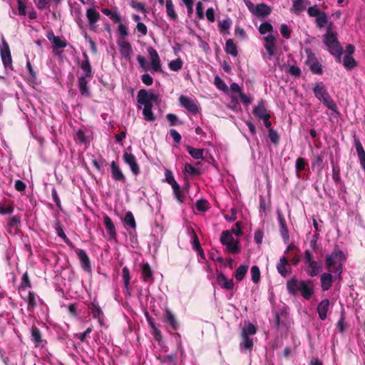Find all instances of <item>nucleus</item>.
Returning <instances> with one entry per match:
<instances>
[{
    "label": "nucleus",
    "mask_w": 365,
    "mask_h": 365,
    "mask_svg": "<svg viewBox=\"0 0 365 365\" xmlns=\"http://www.w3.org/2000/svg\"><path fill=\"white\" fill-rule=\"evenodd\" d=\"M161 98L159 94L145 89H140L137 96V107L143 110V116L145 120L153 122L157 118L153 111V104L159 105Z\"/></svg>",
    "instance_id": "obj_1"
},
{
    "label": "nucleus",
    "mask_w": 365,
    "mask_h": 365,
    "mask_svg": "<svg viewBox=\"0 0 365 365\" xmlns=\"http://www.w3.org/2000/svg\"><path fill=\"white\" fill-rule=\"evenodd\" d=\"M287 289L289 294H297L300 293L305 299H310L314 294V283L311 279L298 280L297 278H292L287 282Z\"/></svg>",
    "instance_id": "obj_2"
},
{
    "label": "nucleus",
    "mask_w": 365,
    "mask_h": 365,
    "mask_svg": "<svg viewBox=\"0 0 365 365\" xmlns=\"http://www.w3.org/2000/svg\"><path fill=\"white\" fill-rule=\"evenodd\" d=\"M346 259V255L337 246L331 254L325 257V266L329 272H333L335 275L340 276L342 272L343 262Z\"/></svg>",
    "instance_id": "obj_3"
},
{
    "label": "nucleus",
    "mask_w": 365,
    "mask_h": 365,
    "mask_svg": "<svg viewBox=\"0 0 365 365\" xmlns=\"http://www.w3.org/2000/svg\"><path fill=\"white\" fill-rule=\"evenodd\" d=\"M323 42L327 47L329 52L334 56L338 61H341L342 47L336 36V34L332 31V23H329L327 28L326 34L323 36Z\"/></svg>",
    "instance_id": "obj_4"
},
{
    "label": "nucleus",
    "mask_w": 365,
    "mask_h": 365,
    "mask_svg": "<svg viewBox=\"0 0 365 365\" xmlns=\"http://www.w3.org/2000/svg\"><path fill=\"white\" fill-rule=\"evenodd\" d=\"M148 53L150 59L149 68H147L146 66V58L144 56L138 55L136 58L140 68L144 71L149 70L152 73L162 72V63L157 51L154 48L150 46L148 48Z\"/></svg>",
    "instance_id": "obj_5"
},
{
    "label": "nucleus",
    "mask_w": 365,
    "mask_h": 365,
    "mask_svg": "<svg viewBox=\"0 0 365 365\" xmlns=\"http://www.w3.org/2000/svg\"><path fill=\"white\" fill-rule=\"evenodd\" d=\"M313 93L315 97L320 101L328 109L337 113V106L322 82H317L314 88Z\"/></svg>",
    "instance_id": "obj_6"
},
{
    "label": "nucleus",
    "mask_w": 365,
    "mask_h": 365,
    "mask_svg": "<svg viewBox=\"0 0 365 365\" xmlns=\"http://www.w3.org/2000/svg\"><path fill=\"white\" fill-rule=\"evenodd\" d=\"M220 241L223 245L226 246L227 250L230 253H238L240 251L239 242L236 240L232 232L229 230H225L222 232Z\"/></svg>",
    "instance_id": "obj_7"
},
{
    "label": "nucleus",
    "mask_w": 365,
    "mask_h": 365,
    "mask_svg": "<svg viewBox=\"0 0 365 365\" xmlns=\"http://www.w3.org/2000/svg\"><path fill=\"white\" fill-rule=\"evenodd\" d=\"M304 261L306 264L307 274L310 277L317 276L320 271V266L317 261L314 260L313 255L309 250L304 252Z\"/></svg>",
    "instance_id": "obj_8"
},
{
    "label": "nucleus",
    "mask_w": 365,
    "mask_h": 365,
    "mask_svg": "<svg viewBox=\"0 0 365 365\" xmlns=\"http://www.w3.org/2000/svg\"><path fill=\"white\" fill-rule=\"evenodd\" d=\"M180 106L186 109L189 113L196 115L200 112V106L198 103L186 96L181 95L179 97Z\"/></svg>",
    "instance_id": "obj_9"
},
{
    "label": "nucleus",
    "mask_w": 365,
    "mask_h": 365,
    "mask_svg": "<svg viewBox=\"0 0 365 365\" xmlns=\"http://www.w3.org/2000/svg\"><path fill=\"white\" fill-rule=\"evenodd\" d=\"M277 39L272 34H269L263 38V46L266 50L267 55H264L265 60H270L276 53Z\"/></svg>",
    "instance_id": "obj_10"
},
{
    "label": "nucleus",
    "mask_w": 365,
    "mask_h": 365,
    "mask_svg": "<svg viewBox=\"0 0 365 365\" xmlns=\"http://www.w3.org/2000/svg\"><path fill=\"white\" fill-rule=\"evenodd\" d=\"M1 58L5 68L11 67L12 59L10 52V48L8 43L3 38L2 46L0 48Z\"/></svg>",
    "instance_id": "obj_11"
},
{
    "label": "nucleus",
    "mask_w": 365,
    "mask_h": 365,
    "mask_svg": "<svg viewBox=\"0 0 365 365\" xmlns=\"http://www.w3.org/2000/svg\"><path fill=\"white\" fill-rule=\"evenodd\" d=\"M86 17L88 19L89 28L91 31H96L98 28L97 22L100 19V14L92 8L86 10Z\"/></svg>",
    "instance_id": "obj_12"
},
{
    "label": "nucleus",
    "mask_w": 365,
    "mask_h": 365,
    "mask_svg": "<svg viewBox=\"0 0 365 365\" xmlns=\"http://www.w3.org/2000/svg\"><path fill=\"white\" fill-rule=\"evenodd\" d=\"M123 158L124 162L129 165L131 172L135 175H138L140 173V168L136 162L135 157L132 153L125 152L124 153Z\"/></svg>",
    "instance_id": "obj_13"
},
{
    "label": "nucleus",
    "mask_w": 365,
    "mask_h": 365,
    "mask_svg": "<svg viewBox=\"0 0 365 365\" xmlns=\"http://www.w3.org/2000/svg\"><path fill=\"white\" fill-rule=\"evenodd\" d=\"M277 272L283 277H286L291 273L290 264L285 256H282L277 264Z\"/></svg>",
    "instance_id": "obj_14"
},
{
    "label": "nucleus",
    "mask_w": 365,
    "mask_h": 365,
    "mask_svg": "<svg viewBox=\"0 0 365 365\" xmlns=\"http://www.w3.org/2000/svg\"><path fill=\"white\" fill-rule=\"evenodd\" d=\"M21 296L27 302L28 311L29 312H32L36 307L38 302L40 301L39 297L35 293L30 291Z\"/></svg>",
    "instance_id": "obj_15"
},
{
    "label": "nucleus",
    "mask_w": 365,
    "mask_h": 365,
    "mask_svg": "<svg viewBox=\"0 0 365 365\" xmlns=\"http://www.w3.org/2000/svg\"><path fill=\"white\" fill-rule=\"evenodd\" d=\"M76 252L78 255V257L81 262V267L86 272H91V267L89 257L86 253V252L81 249H77Z\"/></svg>",
    "instance_id": "obj_16"
},
{
    "label": "nucleus",
    "mask_w": 365,
    "mask_h": 365,
    "mask_svg": "<svg viewBox=\"0 0 365 365\" xmlns=\"http://www.w3.org/2000/svg\"><path fill=\"white\" fill-rule=\"evenodd\" d=\"M118 45L122 57L125 60H130L133 51L130 43L126 41H118Z\"/></svg>",
    "instance_id": "obj_17"
},
{
    "label": "nucleus",
    "mask_w": 365,
    "mask_h": 365,
    "mask_svg": "<svg viewBox=\"0 0 365 365\" xmlns=\"http://www.w3.org/2000/svg\"><path fill=\"white\" fill-rule=\"evenodd\" d=\"M253 114L260 120L266 117H270L265 102L262 100L258 102V104L253 108Z\"/></svg>",
    "instance_id": "obj_18"
},
{
    "label": "nucleus",
    "mask_w": 365,
    "mask_h": 365,
    "mask_svg": "<svg viewBox=\"0 0 365 365\" xmlns=\"http://www.w3.org/2000/svg\"><path fill=\"white\" fill-rule=\"evenodd\" d=\"M216 280L222 289L232 290L234 288V282L232 279H227L222 272L217 274Z\"/></svg>",
    "instance_id": "obj_19"
},
{
    "label": "nucleus",
    "mask_w": 365,
    "mask_h": 365,
    "mask_svg": "<svg viewBox=\"0 0 365 365\" xmlns=\"http://www.w3.org/2000/svg\"><path fill=\"white\" fill-rule=\"evenodd\" d=\"M103 222L106 226V229L107 230V232H108V235L109 237V240H113L116 241L117 233H116L115 227V225H114L113 221L110 218V217L108 215H105L103 217Z\"/></svg>",
    "instance_id": "obj_20"
},
{
    "label": "nucleus",
    "mask_w": 365,
    "mask_h": 365,
    "mask_svg": "<svg viewBox=\"0 0 365 365\" xmlns=\"http://www.w3.org/2000/svg\"><path fill=\"white\" fill-rule=\"evenodd\" d=\"M48 39L52 43L53 49L64 48L66 47V41L62 40L59 36H56L51 31L47 34Z\"/></svg>",
    "instance_id": "obj_21"
},
{
    "label": "nucleus",
    "mask_w": 365,
    "mask_h": 365,
    "mask_svg": "<svg viewBox=\"0 0 365 365\" xmlns=\"http://www.w3.org/2000/svg\"><path fill=\"white\" fill-rule=\"evenodd\" d=\"M329 305L330 302L327 299H323L319 303L317 311L321 320L324 321L326 319Z\"/></svg>",
    "instance_id": "obj_22"
},
{
    "label": "nucleus",
    "mask_w": 365,
    "mask_h": 365,
    "mask_svg": "<svg viewBox=\"0 0 365 365\" xmlns=\"http://www.w3.org/2000/svg\"><path fill=\"white\" fill-rule=\"evenodd\" d=\"M354 146L358 154L360 165L365 172V150L359 139L356 137H354Z\"/></svg>",
    "instance_id": "obj_23"
},
{
    "label": "nucleus",
    "mask_w": 365,
    "mask_h": 365,
    "mask_svg": "<svg viewBox=\"0 0 365 365\" xmlns=\"http://www.w3.org/2000/svg\"><path fill=\"white\" fill-rule=\"evenodd\" d=\"M89 310L93 318L98 319L101 325L103 324V312L100 306L95 302H92L89 307Z\"/></svg>",
    "instance_id": "obj_24"
},
{
    "label": "nucleus",
    "mask_w": 365,
    "mask_h": 365,
    "mask_svg": "<svg viewBox=\"0 0 365 365\" xmlns=\"http://www.w3.org/2000/svg\"><path fill=\"white\" fill-rule=\"evenodd\" d=\"M84 61L81 63V68L83 71L82 76L88 77V79H91L93 77L92 68L88 59V56L86 53L83 54Z\"/></svg>",
    "instance_id": "obj_25"
},
{
    "label": "nucleus",
    "mask_w": 365,
    "mask_h": 365,
    "mask_svg": "<svg viewBox=\"0 0 365 365\" xmlns=\"http://www.w3.org/2000/svg\"><path fill=\"white\" fill-rule=\"evenodd\" d=\"M321 286L323 291L329 290L333 282V276L331 273L325 272L320 277Z\"/></svg>",
    "instance_id": "obj_26"
},
{
    "label": "nucleus",
    "mask_w": 365,
    "mask_h": 365,
    "mask_svg": "<svg viewBox=\"0 0 365 365\" xmlns=\"http://www.w3.org/2000/svg\"><path fill=\"white\" fill-rule=\"evenodd\" d=\"M142 278L145 282H152L153 281V274L148 263H143L141 266Z\"/></svg>",
    "instance_id": "obj_27"
},
{
    "label": "nucleus",
    "mask_w": 365,
    "mask_h": 365,
    "mask_svg": "<svg viewBox=\"0 0 365 365\" xmlns=\"http://www.w3.org/2000/svg\"><path fill=\"white\" fill-rule=\"evenodd\" d=\"M111 174L113 178L116 181H124L125 176L122 173L121 170L115 161H112L110 163Z\"/></svg>",
    "instance_id": "obj_28"
},
{
    "label": "nucleus",
    "mask_w": 365,
    "mask_h": 365,
    "mask_svg": "<svg viewBox=\"0 0 365 365\" xmlns=\"http://www.w3.org/2000/svg\"><path fill=\"white\" fill-rule=\"evenodd\" d=\"M90 80L91 79H88V77L82 76L78 78V85L82 96H90V92L87 86Z\"/></svg>",
    "instance_id": "obj_29"
},
{
    "label": "nucleus",
    "mask_w": 365,
    "mask_h": 365,
    "mask_svg": "<svg viewBox=\"0 0 365 365\" xmlns=\"http://www.w3.org/2000/svg\"><path fill=\"white\" fill-rule=\"evenodd\" d=\"M251 11L256 16H265L271 13V9L265 4H259Z\"/></svg>",
    "instance_id": "obj_30"
},
{
    "label": "nucleus",
    "mask_w": 365,
    "mask_h": 365,
    "mask_svg": "<svg viewBox=\"0 0 365 365\" xmlns=\"http://www.w3.org/2000/svg\"><path fill=\"white\" fill-rule=\"evenodd\" d=\"M163 321L168 324H169L171 327L176 330L178 328V322L175 317V316L173 314V313L169 310L167 309L163 315Z\"/></svg>",
    "instance_id": "obj_31"
},
{
    "label": "nucleus",
    "mask_w": 365,
    "mask_h": 365,
    "mask_svg": "<svg viewBox=\"0 0 365 365\" xmlns=\"http://www.w3.org/2000/svg\"><path fill=\"white\" fill-rule=\"evenodd\" d=\"M165 9L168 17L172 21H176L178 16L175 11L173 0H165Z\"/></svg>",
    "instance_id": "obj_32"
},
{
    "label": "nucleus",
    "mask_w": 365,
    "mask_h": 365,
    "mask_svg": "<svg viewBox=\"0 0 365 365\" xmlns=\"http://www.w3.org/2000/svg\"><path fill=\"white\" fill-rule=\"evenodd\" d=\"M257 332V327L252 323L245 322V327L242 329V336H252Z\"/></svg>",
    "instance_id": "obj_33"
},
{
    "label": "nucleus",
    "mask_w": 365,
    "mask_h": 365,
    "mask_svg": "<svg viewBox=\"0 0 365 365\" xmlns=\"http://www.w3.org/2000/svg\"><path fill=\"white\" fill-rule=\"evenodd\" d=\"M308 2L306 0H294L292 11L299 14L306 9Z\"/></svg>",
    "instance_id": "obj_34"
},
{
    "label": "nucleus",
    "mask_w": 365,
    "mask_h": 365,
    "mask_svg": "<svg viewBox=\"0 0 365 365\" xmlns=\"http://www.w3.org/2000/svg\"><path fill=\"white\" fill-rule=\"evenodd\" d=\"M31 340L36 346H39L42 344L41 334L39 329L36 327H32L31 329Z\"/></svg>",
    "instance_id": "obj_35"
},
{
    "label": "nucleus",
    "mask_w": 365,
    "mask_h": 365,
    "mask_svg": "<svg viewBox=\"0 0 365 365\" xmlns=\"http://www.w3.org/2000/svg\"><path fill=\"white\" fill-rule=\"evenodd\" d=\"M187 151L195 160L203 159L205 152L204 149L195 148L192 146L187 145Z\"/></svg>",
    "instance_id": "obj_36"
},
{
    "label": "nucleus",
    "mask_w": 365,
    "mask_h": 365,
    "mask_svg": "<svg viewBox=\"0 0 365 365\" xmlns=\"http://www.w3.org/2000/svg\"><path fill=\"white\" fill-rule=\"evenodd\" d=\"M225 51L227 54H230L234 57L238 54L237 46L231 38L226 41Z\"/></svg>",
    "instance_id": "obj_37"
},
{
    "label": "nucleus",
    "mask_w": 365,
    "mask_h": 365,
    "mask_svg": "<svg viewBox=\"0 0 365 365\" xmlns=\"http://www.w3.org/2000/svg\"><path fill=\"white\" fill-rule=\"evenodd\" d=\"M54 227L57 235L59 237H61L65 242V243H66L67 245H70L71 241L65 234L63 227L59 221H57L55 223Z\"/></svg>",
    "instance_id": "obj_38"
},
{
    "label": "nucleus",
    "mask_w": 365,
    "mask_h": 365,
    "mask_svg": "<svg viewBox=\"0 0 365 365\" xmlns=\"http://www.w3.org/2000/svg\"><path fill=\"white\" fill-rule=\"evenodd\" d=\"M122 277L124 284L125 292L130 294L129 284L130 280V271L127 267H124L122 270Z\"/></svg>",
    "instance_id": "obj_39"
},
{
    "label": "nucleus",
    "mask_w": 365,
    "mask_h": 365,
    "mask_svg": "<svg viewBox=\"0 0 365 365\" xmlns=\"http://www.w3.org/2000/svg\"><path fill=\"white\" fill-rule=\"evenodd\" d=\"M30 281H29V276H28V274L26 272L23 274L22 277H21V285L19 288V291L21 294V295L24 294H26V292H27V288L30 287Z\"/></svg>",
    "instance_id": "obj_40"
},
{
    "label": "nucleus",
    "mask_w": 365,
    "mask_h": 365,
    "mask_svg": "<svg viewBox=\"0 0 365 365\" xmlns=\"http://www.w3.org/2000/svg\"><path fill=\"white\" fill-rule=\"evenodd\" d=\"M309 63V67L311 71L317 74H321L322 73V68L320 63L315 59H312L310 56L308 57Z\"/></svg>",
    "instance_id": "obj_41"
},
{
    "label": "nucleus",
    "mask_w": 365,
    "mask_h": 365,
    "mask_svg": "<svg viewBox=\"0 0 365 365\" xmlns=\"http://www.w3.org/2000/svg\"><path fill=\"white\" fill-rule=\"evenodd\" d=\"M249 266L248 265H240L235 271L234 276L235 279L240 282L243 279L245 274L247 272Z\"/></svg>",
    "instance_id": "obj_42"
},
{
    "label": "nucleus",
    "mask_w": 365,
    "mask_h": 365,
    "mask_svg": "<svg viewBox=\"0 0 365 365\" xmlns=\"http://www.w3.org/2000/svg\"><path fill=\"white\" fill-rule=\"evenodd\" d=\"M315 22L318 28L322 29L328 23L327 14L324 11L322 12L321 14L316 18Z\"/></svg>",
    "instance_id": "obj_43"
},
{
    "label": "nucleus",
    "mask_w": 365,
    "mask_h": 365,
    "mask_svg": "<svg viewBox=\"0 0 365 365\" xmlns=\"http://www.w3.org/2000/svg\"><path fill=\"white\" fill-rule=\"evenodd\" d=\"M253 346V341L250 336H242L240 348L246 350H251Z\"/></svg>",
    "instance_id": "obj_44"
},
{
    "label": "nucleus",
    "mask_w": 365,
    "mask_h": 365,
    "mask_svg": "<svg viewBox=\"0 0 365 365\" xmlns=\"http://www.w3.org/2000/svg\"><path fill=\"white\" fill-rule=\"evenodd\" d=\"M183 62L181 58H178L175 60H173L168 63V67L170 70L173 71H178L182 68Z\"/></svg>",
    "instance_id": "obj_45"
},
{
    "label": "nucleus",
    "mask_w": 365,
    "mask_h": 365,
    "mask_svg": "<svg viewBox=\"0 0 365 365\" xmlns=\"http://www.w3.org/2000/svg\"><path fill=\"white\" fill-rule=\"evenodd\" d=\"M124 222L126 225L130 227L133 229H135L136 223L133 213L130 211H128L124 217Z\"/></svg>",
    "instance_id": "obj_46"
},
{
    "label": "nucleus",
    "mask_w": 365,
    "mask_h": 365,
    "mask_svg": "<svg viewBox=\"0 0 365 365\" xmlns=\"http://www.w3.org/2000/svg\"><path fill=\"white\" fill-rule=\"evenodd\" d=\"M343 65L348 69H352L356 66V61L351 55H345L343 60Z\"/></svg>",
    "instance_id": "obj_47"
},
{
    "label": "nucleus",
    "mask_w": 365,
    "mask_h": 365,
    "mask_svg": "<svg viewBox=\"0 0 365 365\" xmlns=\"http://www.w3.org/2000/svg\"><path fill=\"white\" fill-rule=\"evenodd\" d=\"M250 272H251L252 281L255 284L258 283L259 282V280H260V272H259V267L257 266H256V265L252 266L251 267Z\"/></svg>",
    "instance_id": "obj_48"
},
{
    "label": "nucleus",
    "mask_w": 365,
    "mask_h": 365,
    "mask_svg": "<svg viewBox=\"0 0 365 365\" xmlns=\"http://www.w3.org/2000/svg\"><path fill=\"white\" fill-rule=\"evenodd\" d=\"M165 180L171 185L173 190L178 189V183L174 179L171 171L166 170L165 172Z\"/></svg>",
    "instance_id": "obj_49"
},
{
    "label": "nucleus",
    "mask_w": 365,
    "mask_h": 365,
    "mask_svg": "<svg viewBox=\"0 0 365 365\" xmlns=\"http://www.w3.org/2000/svg\"><path fill=\"white\" fill-rule=\"evenodd\" d=\"M279 222H280V232L282 237L284 240H288L289 239V232L287 228L284 219L281 217H279Z\"/></svg>",
    "instance_id": "obj_50"
},
{
    "label": "nucleus",
    "mask_w": 365,
    "mask_h": 365,
    "mask_svg": "<svg viewBox=\"0 0 365 365\" xmlns=\"http://www.w3.org/2000/svg\"><path fill=\"white\" fill-rule=\"evenodd\" d=\"M214 83L215 86L222 91H227V86L226 83L224 82V81L220 78L218 76H215L214 78Z\"/></svg>",
    "instance_id": "obj_51"
},
{
    "label": "nucleus",
    "mask_w": 365,
    "mask_h": 365,
    "mask_svg": "<svg viewBox=\"0 0 365 365\" xmlns=\"http://www.w3.org/2000/svg\"><path fill=\"white\" fill-rule=\"evenodd\" d=\"M259 32L261 34H265L269 32H272L273 30V27L271 24L268 22H264L261 24V25L259 27Z\"/></svg>",
    "instance_id": "obj_52"
},
{
    "label": "nucleus",
    "mask_w": 365,
    "mask_h": 365,
    "mask_svg": "<svg viewBox=\"0 0 365 365\" xmlns=\"http://www.w3.org/2000/svg\"><path fill=\"white\" fill-rule=\"evenodd\" d=\"M322 11L318 8L317 5H314L308 8L307 14L310 17L317 18Z\"/></svg>",
    "instance_id": "obj_53"
},
{
    "label": "nucleus",
    "mask_w": 365,
    "mask_h": 365,
    "mask_svg": "<svg viewBox=\"0 0 365 365\" xmlns=\"http://www.w3.org/2000/svg\"><path fill=\"white\" fill-rule=\"evenodd\" d=\"M184 170L185 173L192 175H197L200 174L199 170L189 163H186L185 165Z\"/></svg>",
    "instance_id": "obj_54"
},
{
    "label": "nucleus",
    "mask_w": 365,
    "mask_h": 365,
    "mask_svg": "<svg viewBox=\"0 0 365 365\" xmlns=\"http://www.w3.org/2000/svg\"><path fill=\"white\" fill-rule=\"evenodd\" d=\"M76 140L79 143H86L88 142V138L86 137L83 130H78L76 133Z\"/></svg>",
    "instance_id": "obj_55"
},
{
    "label": "nucleus",
    "mask_w": 365,
    "mask_h": 365,
    "mask_svg": "<svg viewBox=\"0 0 365 365\" xmlns=\"http://www.w3.org/2000/svg\"><path fill=\"white\" fill-rule=\"evenodd\" d=\"M117 31L119 36L122 38H125L128 35V26L122 23L118 24Z\"/></svg>",
    "instance_id": "obj_56"
},
{
    "label": "nucleus",
    "mask_w": 365,
    "mask_h": 365,
    "mask_svg": "<svg viewBox=\"0 0 365 365\" xmlns=\"http://www.w3.org/2000/svg\"><path fill=\"white\" fill-rule=\"evenodd\" d=\"M92 331V327H89L86 329V330L83 333H78L75 334V337L80 340L81 342L85 341L88 334H89Z\"/></svg>",
    "instance_id": "obj_57"
},
{
    "label": "nucleus",
    "mask_w": 365,
    "mask_h": 365,
    "mask_svg": "<svg viewBox=\"0 0 365 365\" xmlns=\"http://www.w3.org/2000/svg\"><path fill=\"white\" fill-rule=\"evenodd\" d=\"M19 224H20L19 217L17 216H12L8 222V227L10 229L16 228Z\"/></svg>",
    "instance_id": "obj_58"
},
{
    "label": "nucleus",
    "mask_w": 365,
    "mask_h": 365,
    "mask_svg": "<svg viewBox=\"0 0 365 365\" xmlns=\"http://www.w3.org/2000/svg\"><path fill=\"white\" fill-rule=\"evenodd\" d=\"M232 24L230 19L227 18L219 22V26L221 30H229Z\"/></svg>",
    "instance_id": "obj_59"
},
{
    "label": "nucleus",
    "mask_w": 365,
    "mask_h": 365,
    "mask_svg": "<svg viewBox=\"0 0 365 365\" xmlns=\"http://www.w3.org/2000/svg\"><path fill=\"white\" fill-rule=\"evenodd\" d=\"M281 34L287 39L290 38L291 31L285 24H282L280 26Z\"/></svg>",
    "instance_id": "obj_60"
},
{
    "label": "nucleus",
    "mask_w": 365,
    "mask_h": 365,
    "mask_svg": "<svg viewBox=\"0 0 365 365\" xmlns=\"http://www.w3.org/2000/svg\"><path fill=\"white\" fill-rule=\"evenodd\" d=\"M195 206L198 211L204 212L207 209V202L204 200H198L197 201Z\"/></svg>",
    "instance_id": "obj_61"
},
{
    "label": "nucleus",
    "mask_w": 365,
    "mask_h": 365,
    "mask_svg": "<svg viewBox=\"0 0 365 365\" xmlns=\"http://www.w3.org/2000/svg\"><path fill=\"white\" fill-rule=\"evenodd\" d=\"M137 31L140 34L141 36H144L148 33L147 26L142 22H138L136 26Z\"/></svg>",
    "instance_id": "obj_62"
},
{
    "label": "nucleus",
    "mask_w": 365,
    "mask_h": 365,
    "mask_svg": "<svg viewBox=\"0 0 365 365\" xmlns=\"http://www.w3.org/2000/svg\"><path fill=\"white\" fill-rule=\"evenodd\" d=\"M142 82L146 86H151L153 83V77L148 74L145 73L141 76Z\"/></svg>",
    "instance_id": "obj_63"
},
{
    "label": "nucleus",
    "mask_w": 365,
    "mask_h": 365,
    "mask_svg": "<svg viewBox=\"0 0 365 365\" xmlns=\"http://www.w3.org/2000/svg\"><path fill=\"white\" fill-rule=\"evenodd\" d=\"M196 14L198 19H202L204 18L203 6L201 2L196 4Z\"/></svg>",
    "instance_id": "obj_64"
}]
</instances>
